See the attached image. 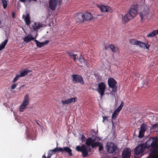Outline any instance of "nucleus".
<instances>
[{"mask_svg": "<svg viewBox=\"0 0 158 158\" xmlns=\"http://www.w3.org/2000/svg\"><path fill=\"white\" fill-rule=\"evenodd\" d=\"M77 16L81 17L83 21H89L93 19V15L89 13L86 12L84 14L82 13H79Z\"/></svg>", "mask_w": 158, "mask_h": 158, "instance_id": "0eeeda50", "label": "nucleus"}, {"mask_svg": "<svg viewBox=\"0 0 158 158\" xmlns=\"http://www.w3.org/2000/svg\"><path fill=\"white\" fill-rule=\"evenodd\" d=\"M130 42L132 45H137V44H138L139 41L137 40H136L132 39L130 40Z\"/></svg>", "mask_w": 158, "mask_h": 158, "instance_id": "c756f323", "label": "nucleus"}, {"mask_svg": "<svg viewBox=\"0 0 158 158\" xmlns=\"http://www.w3.org/2000/svg\"><path fill=\"white\" fill-rule=\"evenodd\" d=\"M158 35V29L154 30L152 32H150L147 35L148 37H152Z\"/></svg>", "mask_w": 158, "mask_h": 158, "instance_id": "4be33fe9", "label": "nucleus"}, {"mask_svg": "<svg viewBox=\"0 0 158 158\" xmlns=\"http://www.w3.org/2000/svg\"><path fill=\"white\" fill-rule=\"evenodd\" d=\"M119 113V111H117L116 110H115L113 113L112 114V119L113 120L116 119Z\"/></svg>", "mask_w": 158, "mask_h": 158, "instance_id": "bb28decb", "label": "nucleus"}, {"mask_svg": "<svg viewBox=\"0 0 158 158\" xmlns=\"http://www.w3.org/2000/svg\"><path fill=\"white\" fill-rule=\"evenodd\" d=\"M106 88V85L104 83L101 82L98 84L97 91L101 97L104 95Z\"/></svg>", "mask_w": 158, "mask_h": 158, "instance_id": "9b49d317", "label": "nucleus"}, {"mask_svg": "<svg viewBox=\"0 0 158 158\" xmlns=\"http://www.w3.org/2000/svg\"><path fill=\"white\" fill-rule=\"evenodd\" d=\"M109 86L110 88H113L115 87L117 84L116 81L112 78H109L108 80Z\"/></svg>", "mask_w": 158, "mask_h": 158, "instance_id": "2eb2a0df", "label": "nucleus"}, {"mask_svg": "<svg viewBox=\"0 0 158 158\" xmlns=\"http://www.w3.org/2000/svg\"><path fill=\"white\" fill-rule=\"evenodd\" d=\"M42 158H48L47 157L46 158V156H45L44 155L42 157Z\"/></svg>", "mask_w": 158, "mask_h": 158, "instance_id": "de8ad7c7", "label": "nucleus"}, {"mask_svg": "<svg viewBox=\"0 0 158 158\" xmlns=\"http://www.w3.org/2000/svg\"><path fill=\"white\" fill-rule=\"evenodd\" d=\"M19 1L21 2L25 3L26 1V0H19Z\"/></svg>", "mask_w": 158, "mask_h": 158, "instance_id": "c03bdc74", "label": "nucleus"}, {"mask_svg": "<svg viewBox=\"0 0 158 158\" xmlns=\"http://www.w3.org/2000/svg\"><path fill=\"white\" fill-rule=\"evenodd\" d=\"M86 138L85 136V135H83V134H82L81 138V139L82 141H85V139Z\"/></svg>", "mask_w": 158, "mask_h": 158, "instance_id": "ea45409f", "label": "nucleus"}, {"mask_svg": "<svg viewBox=\"0 0 158 158\" xmlns=\"http://www.w3.org/2000/svg\"><path fill=\"white\" fill-rule=\"evenodd\" d=\"M8 41V39L7 38L0 45V51L4 49L7 44Z\"/></svg>", "mask_w": 158, "mask_h": 158, "instance_id": "393cba45", "label": "nucleus"}, {"mask_svg": "<svg viewBox=\"0 0 158 158\" xmlns=\"http://www.w3.org/2000/svg\"><path fill=\"white\" fill-rule=\"evenodd\" d=\"M31 71L28 69L25 70L20 73V74L19 75L21 77H23L27 74L28 73L30 72Z\"/></svg>", "mask_w": 158, "mask_h": 158, "instance_id": "b1692460", "label": "nucleus"}, {"mask_svg": "<svg viewBox=\"0 0 158 158\" xmlns=\"http://www.w3.org/2000/svg\"><path fill=\"white\" fill-rule=\"evenodd\" d=\"M22 17L24 19L26 24L27 25H29L31 23L30 14L27 13L25 16L23 15Z\"/></svg>", "mask_w": 158, "mask_h": 158, "instance_id": "f3484780", "label": "nucleus"}, {"mask_svg": "<svg viewBox=\"0 0 158 158\" xmlns=\"http://www.w3.org/2000/svg\"><path fill=\"white\" fill-rule=\"evenodd\" d=\"M144 131L140 130L138 137L140 138H143L144 136Z\"/></svg>", "mask_w": 158, "mask_h": 158, "instance_id": "72a5a7b5", "label": "nucleus"}, {"mask_svg": "<svg viewBox=\"0 0 158 158\" xmlns=\"http://www.w3.org/2000/svg\"><path fill=\"white\" fill-rule=\"evenodd\" d=\"M53 150H50L48 151V156L47 157L48 158H50L51 156H52V155L53 154V152L54 153L57 152H54L53 151Z\"/></svg>", "mask_w": 158, "mask_h": 158, "instance_id": "7c9ffc66", "label": "nucleus"}, {"mask_svg": "<svg viewBox=\"0 0 158 158\" xmlns=\"http://www.w3.org/2000/svg\"><path fill=\"white\" fill-rule=\"evenodd\" d=\"M2 22L1 20L0 19V28L2 27Z\"/></svg>", "mask_w": 158, "mask_h": 158, "instance_id": "49530a36", "label": "nucleus"}, {"mask_svg": "<svg viewBox=\"0 0 158 158\" xmlns=\"http://www.w3.org/2000/svg\"><path fill=\"white\" fill-rule=\"evenodd\" d=\"M98 7L100 8L101 11L102 12H111L112 11V8L109 6L102 5L101 6H99Z\"/></svg>", "mask_w": 158, "mask_h": 158, "instance_id": "ddd939ff", "label": "nucleus"}, {"mask_svg": "<svg viewBox=\"0 0 158 158\" xmlns=\"http://www.w3.org/2000/svg\"><path fill=\"white\" fill-rule=\"evenodd\" d=\"M53 151L54 152H60L62 153H67L70 156H72L73 155L72 150L70 148L67 147H65L64 148H56L53 149Z\"/></svg>", "mask_w": 158, "mask_h": 158, "instance_id": "1a4fd4ad", "label": "nucleus"}, {"mask_svg": "<svg viewBox=\"0 0 158 158\" xmlns=\"http://www.w3.org/2000/svg\"><path fill=\"white\" fill-rule=\"evenodd\" d=\"M95 139H93L91 137L88 138L86 140L85 144L88 146L91 145L92 148L99 146V151H101L102 150L103 147L102 143L98 142H95Z\"/></svg>", "mask_w": 158, "mask_h": 158, "instance_id": "7ed1b4c3", "label": "nucleus"}, {"mask_svg": "<svg viewBox=\"0 0 158 158\" xmlns=\"http://www.w3.org/2000/svg\"><path fill=\"white\" fill-rule=\"evenodd\" d=\"M13 18H15V12H13L12 13Z\"/></svg>", "mask_w": 158, "mask_h": 158, "instance_id": "79ce46f5", "label": "nucleus"}, {"mask_svg": "<svg viewBox=\"0 0 158 158\" xmlns=\"http://www.w3.org/2000/svg\"><path fill=\"white\" fill-rule=\"evenodd\" d=\"M76 150L78 152H81L82 156L84 157H87L88 155V152H91V148L89 147L87 148L84 144H82L81 146H77L76 147Z\"/></svg>", "mask_w": 158, "mask_h": 158, "instance_id": "20e7f679", "label": "nucleus"}, {"mask_svg": "<svg viewBox=\"0 0 158 158\" xmlns=\"http://www.w3.org/2000/svg\"><path fill=\"white\" fill-rule=\"evenodd\" d=\"M20 77H21L20 76V75H16V77L14 78L13 80L12 81V82L13 83L15 82Z\"/></svg>", "mask_w": 158, "mask_h": 158, "instance_id": "c9c22d12", "label": "nucleus"}, {"mask_svg": "<svg viewBox=\"0 0 158 158\" xmlns=\"http://www.w3.org/2000/svg\"><path fill=\"white\" fill-rule=\"evenodd\" d=\"M131 152L130 149L128 148H125L122 153V158H130Z\"/></svg>", "mask_w": 158, "mask_h": 158, "instance_id": "f8f14e48", "label": "nucleus"}, {"mask_svg": "<svg viewBox=\"0 0 158 158\" xmlns=\"http://www.w3.org/2000/svg\"><path fill=\"white\" fill-rule=\"evenodd\" d=\"M25 86V85H22L20 87H19V89L20 90H21V89H22V88L24 86Z\"/></svg>", "mask_w": 158, "mask_h": 158, "instance_id": "a18cd8bd", "label": "nucleus"}, {"mask_svg": "<svg viewBox=\"0 0 158 158\" xmlns=\"http://www.w3.org/2000/svg\"><path fill=\"white\" fill-rule=\"evenodd\" d=\"M113 158H117V157H113Z\"/></svg>", "mask_w": 158, "mask_h": 158, "instance_id": "8fccbe9b", "label": "nucleus"}, {"mask_svg": "<svg viewBox=\"0 0 158 158\" xmlns=\"http://www.w3.org/2000/svg\"><path fill=\"white\" fill-rule=\"evenodd\" d=\"M112 123L113 124H114V123H113V122L112 120Z\"/></svg>", "mask_w": 158, "mask_h": 158, "instance_id": "09e8293b", "label": "nucleus"}, {"mask_svg": "<svg viewBox=\"0 0 158 158\" xmlns=\"http://www.w3.org/2000/svg\"><path fill=\"white\" fill-rule=\"evenodd\" d=\"M35 41L36 43L37 46L39 48H41L44 46L43 42H39L38 40H35Z\"/></svg>", "mask_w": 158, "mask_h": 158, "instance_id": "2f4dec72", "label": "nucleus"}, {"mask_svg": "<svg viewBox=\"0 0 158 158\" xmlns=\"http://www.w3.org/2000/svg\"><path fill=\"white\" fill-rule=\"evenodd\" d=\"M109 117V116H103L102 117V118H103V122H104V121L105 120H107V121H108V119H107V118Z\"/></svg>", "mask_w": 158, "mask_h": 158, "instance_id": "58836bf2", "label": "nucleus"}, {"mask_svg": "<svg viewBox=\"0 0 158 158\" xmlns=\"http://www.w3.org/2000/svg\"><path fill=\"white\" fill-rule=\"evenodd\" d=\"M109 48L113 52H117L118 50V48L117 47H115L112 44L106 45L105 46V49L106 50Z\"/></svg>", "mask_w": 158, "mask_h": 158, "instance_id": "a211bd4d", "label": "nucleus"}, {"mask_svg": "<svg viewBox=\"0 0 158 158\" xmlns=\"http://www.w3.org/2000/svg\"><path fill=\"white\" fill-rule=\"evenodd\" d=\"M35 39V38L32 37L31 35H28L27 36H25L23 40L24 42L28 43L30 41L33 40Z\"/></svg>", "mask_w": 158, "mask_h": 158, "instance_id": "aec40b11", "label": "nucleus"}, {"mask_svg": "<svg viewBox=\"0 0 158 158\" xmlns=\"http://www.w3.org/2000/svg\"><path fill=\"white\" fill-rule=\"evenodd\" d=\"M158 139L156 137L150 138L147 140L145 144H140L136 147L134 150L135 153L136 155L141 154L143 155V153L147 148L150 149L153 153H156L158 149Z\"/></svg>", "mask_w": 158, "mask_h": 158, "instance_id": "f257e3e1", "label": "nucleus"}, {"mask_svg": "<svg viewBox=\"0 0 158 158\" xmlns=\"http://www.w3.org/2000/svg\"><path fill=\"white\" fill-rule=\"evenodd\" d=\"M147 129V125L144 123L142 124L140 127V130L145 132Z\"/></svg>", "mask_w": 158, "mask_h": 158, "instance_id": "cd10ccee", "label": "nucleus"}, {"mask_svg": "<svg viewBox=\"0 0 158 158\" xmlns=\"http://www.w3.org/2000/svg\"><path fill=\"white\" fill-rule=\"evenodd\" d=\"M18 4H19V2H18Z\"/></svg>", "mask_w": 158, "mask_h": 158, "instance_id": "3c124183", "label": "nucleus"}, {"mask_svg": "<svg viewBox=\"0 0 158 158\" xmlns=\"http://www.w3.org/2000/svg\"><path fill=\"white\" fill-rule=\"evenodd\" d=\"M123 106L124 103L123 102H122L116 110L119 112L123 107Z\"/></svg>", "mask_w": 158, "mask_h": 158, "instance_id": "f704fd0d", "label": "nucleus"}, {"mask_svg": "<svg viewBox=\"0 0 158 158\" xmlns=\"http://www.w3.org/2000/svg\"><path fill=\"white\" fill-rule=\"evenodd\" d=\"M49 42V41H48V40H46L44 42H43V43H44V45L45 44H47Z\"/></svg>", "mask_w": 158, "mask_h": 158, "instance_id": "37998d69", "label": "nucleus"}, {"mask_svg": "<svg viewBox=\"0 0 158 158\" xmlns=\"http://www.w3.org/2000/svg\"><path fill=\"white\" fill-rule=\"evenodd\" d=\"M106 150L109 153H115L116 151L118 150V148L116 145L112 142H110L107 143L106 147Z\"/></svg>", "mask_w": 158, "mask_h": 158, "instance_id": "39448f33", "label": "nucleus"}, {"mask_svg": "<svg viewBox=\"0 0 158 158\" xmlns=\"http://www.w3.org/2000/svg\"><path fill=\"white\" fill-rule=\"evenodd\" d=\"M134 75L135 77V80H137L139 78V74L138 73H134Z\"/></svg>", "mask_w": 158, "mask_h": 158, "instance_id": "e433bc0d", "label": "nucleus"}, {"mask_svg": "<svg viewBox=\"0 0 158 158\" xmlns=\"http://www.w3.org/2000/svg\"><path fill=\"white\" fill-rule=\"evenodd\" d=\"M29 100V95L27 94L24 96L23 101L19 108V110L20 112H23L24 109L28 105Z\"/></svg>", "mask_w": 158, "mask_h": 158, "instance_id": "423d86ee", "label": "nucleus"}, {"mask_svg": "<svg viewBox=\"0 0 158 158\" xmlns=\"http://www.w3.org/2000/svg\"><path fill=\"white\" fill-rule=\"evenodd\" d=\"M137 8V5H133L131 6L129 11L123 17V21L124 23L128 22L136 16Z\"/></svg>", "mask_w": 158, "mask_h": 158, "instance_id": "f03ea898", "label": "nucleus"}, {"mask_svg": "<svg viewBox=\"0 0 158 158\" xmlns=\"http://www.w3.org/2000/svg\"><path fill=\"white\" fill-rule=\"evenodd\" d=\"M4 9H6L7 6V3L6 0H1Z\"/></svg>", "mask_w": 158, "mask_h": 158, "instance_id": "473e14b6", "label": "nucleus"}, {"mask_svg": "<svg viewBox=\"0 0 158 158\" xmlns=\"http://www.w3.org/2000/svg\"><path fill=\"white\" fill-rule=\"evenodd\" d=\"M158 126V124H155L152 125V127L153 128H155L157 127Z\"/></svg>", "mask_w": 158, "mask_h": 158, "instance_id": "a19ab883", "label": "nucleus"}, {"mask_svg": "<svg viewBox=\"0 0 158 158\" xmlns=\"http://www.w3.org/2000/svg\"><path fill=\"white\" fill-rule=\"evenodd\" d=\"M18 84H13L11 87V89H15L17 85H18Z\"/></svg>", "mask_w": 158, "mask_h": 158, "instance_id": "4c0bfd02", "label": "nucleus"}, {"mask_svg": "<svg viewBox=\"0 0 158 158\" xmlns=\"http://www.w3.org/2000/svg\"><path fill=\"white\" fill-rule=\"evenodd\" d=\"M72 81L76 83H79L84 85L85 82L82 76L77 74H73L71 76Z\"/></svg>", "mask_w": 158, "mask_h": 158, "instance_id": "9d476101", "label": "nucleus"}, {"mask_svg": "<svg viewBox=\"0 0 158 158\" xmlns=\"http://www.w3.org/2000/svg\"><path fill=\"white\" fill-rule=\"evenodd\" d=\"M137 45H138L140 48H146L148 50L149 49L150 47V45L148 44V43H147V44H146L145 43L139 41V42H138V44H137Z\"/></svg>", "mask_w": 158, "mask_h": 158, "instance_id": "6ab92c4d", "label": "nucleus"}, {"mask_svg": "<svg viewBox=\"0 0 158 158\" xmlns=\"http://www.w3.org/2000/svg\"><path fill=\"white\" fill-rule=\"evenodd\" d=\"M63 0H50L49 7L52 10H54L57 5H60Z\"/></svg>", "mask_w": 158, "mask_h": 158, "instance_id": "6e6552de", "label": "nucleus"}, {"mask_svg": "<svg viewBox=\"0 0 158 158\" xmlns=\"http://www.w3.org/2000/svg\"><path fill=\"white\" fill-rule=\"evenodd\" d=\"M67 53L68 54L69 56L70 57H72L74 61H76V56H77V54H74L72 52H67Z\"/></svg>", "mask_w": 158, "mask_h": 158, "instance_id": "a878e982", "label": "nucleus"}, {"mask_svg": "<svg viewBox=\"0 0 158 158\" xmlns=\"http://www.w3.org/2000/svg\"><path fill=\"white\" fill-rule=\"evenodd\" d=\"M77 98L74 97L72 98H68L65 100H62V102L63 105L68 104L72 102H74L77 101Z\"/></svg>", "mask_w": 158, "mask_h": 158, "instance_id": "4468645a", "label": "nucleus"}, {"mask_svg": "<svg viewBox=\"0 0 158 158\" xmlns=\"http://www.w3.org/2000/svg\"><path fill=\"white\" fill-rule=\"evenodd\" d=\"M148 8L146 9V10H144L142 12H140L139 14L141 18V20H142L144 18H147V15L148 14Z\"/></svg>", "mask_w": 158, "mask_h": 158, "instance_id": "dca6fc26", "label": "nucleus"}, {"mask_svg": "<svg viewBox=\"0 0 158 158\" xmlns=\"http://www.w3.org/2000/svg\"><path fill=\"white\" fill-rule=\"evenodd\" d=\"M112 90L110 91V94L113 95L115 96V92H116L117 89V86H116L115 87H114L113 88H112Z\"/></svg>", "mask_w": 158, "mask_h": 158, "instance_id": "c85d7f7f", "label": "nucleus"}, {"mask_svg": "<svg viewBox=\"0 0 158 158\" xmlns=\"http://www.w3.org/2000/svg\"><path fill=\"white\" fill-rule=\"evenodd\" d=\"M77 59L81 64L85 65H87V61L83 56H81L80 57H79V58H77Z\"/></svg>", "mask_w": 158, "mask_h": 158, "instance_id": "5701e85b", "label": "nucleus"}, {"mask_svg": "<svg viewBox=\"0 0 158 158\" xmlns=\"http://www.w3.org/2000/svg\"><path fill=\"white\" fill-rule=\"evenodd\" d=\"M43 24L40 23H35L32 26L34 30H36L40 27L43 26Z\"/></svg>", "mask_w": 158, "mask_h": 158, "instance_id": "412c9836", "label": "nucleus"}]
</instances>
